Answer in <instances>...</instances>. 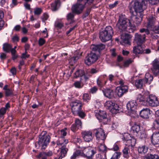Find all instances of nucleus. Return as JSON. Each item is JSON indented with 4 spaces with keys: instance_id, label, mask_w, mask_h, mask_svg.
Instances as JSON below:
<instances>
[{
    "instance_id": "1",
    "label": "nucleus",
    "mask_w": 159,
    "mask_h": 159,
    "mask_svg": "<svg viewBox=\"0 0 159 159\" xmlns=\"http://www.w3.org/2000/svg\"><path fill=\"white\" fill-rule=\"evenodd\" d=\"M116 26L119 29L118 31L121 33V41L123 43L130 44L129 40L131 37L125 31L133 32L136 30V27L131 24L129 20L123 17H120Z\"/></svg>"
},
{
    "instance_id": "2",
    "label": "nucleus",
    "mask_w": 159,
    "mask_h": 159,
    "mask_svg": "<svg viewBox=\"0 0 159 159\" xmlns=\"http://www.w3.org/2000/svg\"><path fill=\"white\" fill-rule=\"evenodd\" d=\"M148 0H136L130 3L129 9L130 12L132 15L135 12L136 13H142L141 12L147 7Z\"/></svg>"
},
{
    "instance_id": "3",
    "label": "nucleus",
    "mask_w": 159,
    "mask_h": 159,
    "mask_svg": "<svg viewBox=\"0 0 159 159\" xmlns=\"http://www.w3.org/2000/svg\"><path fill=\"white\" fill-rule=\"evenodd\" d=\"M46 131H43L40 135L38 141L35 144V147L37 148L42 147V148L44 149L49 143L50 137L48 134H46Z\"/></svg>"
},
{
    "instance_id": "4",
    "label": "nucleus",
    "mask_w": 159,
    "mask_h": 159,
    "mask_svg": "<svg viewBox=\"0 0 159 159\" xmlns=\"http://www.w3.org/2000/svg\"><path fill=\"white\" fill-rule=\"evenodd\" d=\"M113 34L112 28L111 26H107L104 30L100 32L99 38L102 41L105 42L111 39Z\"/></svg>"
},
{
    "instance_id": "5",
    "label": "nucleus",
    "mask_w": 159,
    "mask_h": 159,
    "mask_svg": "<svg viewBox=\"0 0 159 159\" xmlns=\"http://www.w3.org/2000/svg\"><path fill=\"white\" fill-rule=\"evenodd\" d=\"M104 106L106 109L109 110L112 113L116 114L119 112L118 105L111 101H107L105 103Z\"/></svg>"
},
{
    "instance_id": "6",
    "label": "nucleus",
    "mask_w": 159,
    "mask_h": 159,
    "mask_svg": "<svg viewBox=\"0 0 159 159\" xmlns=\"http://www.w3.org/2000/svg\"><path fill=\"white\" fill-rule=\"evenodd\" d=\"M98 59V56L94 52H91L88 54L84 59V63L88 66L93 64Z\"/></svg>"
},
{
    "instance_id": "7",
    "label": "nucleus",
    "mask_w": 159,
    "mask_h": 159,
    "mask_svg": "<svg viewBox=\"0 0 159 159\" xmlns=\"http://www.w3.org/2000/svg\"><path fill=\"white\" fill-rule=\"evenodd\" d=\"M94 132L98 142H102V143H104L107 136L104 130L102 128H98L94 129Z\"/></svg>"
},
{
    "instance_id": "8",
    "label": "nucleus",
    "mask_w": 159,
    "mask_h": 159,
    "mask_svg": "<svg viewBox=\"0 0 159 159\" xmlns=\"http://www.w3.org/2000/svg\"><path fill=\"white\" fill-rule=\"evenodd\" d=\"M126 107L128 112L130 113V115L134 114L136 112L137 103L135 101H130L127 104Z\"/></svg>"
},
{
    "instance_id": "9",
    "label": "nucleus",
    "mask_w": 159,
    "mask_h": 159,
    "mask_svg": "<svg viewBox=\"0 0 159 159\" xmlns=\"http://www.w3.org/2000/svg\"><path fill=\"white\" fill-rule=\"evenodd\" d=\"M85 6V4H83L77 2L73 5L71 8L72 11L73 12L77 14H79L82 12Z\"/></svg>"
},
{
    "instance_id": "10",
    "label": "nucleus",
    "mask_w": 159,
    "mask_h": 159,
    "mask_svg": "<svg viewBox=\"0 0 159 159\" xmlns=\"http://www.w3.org/2000/svg\"><path fill=\"white\" fill-rule=\"evenodd\" d=\"M147 103L152 107H156L159 105V102L156 96L150 95L146 98Z\"/></svg>"
},
{
    "instance_id": "11",
    "label": "nucleus",
    "mask_w": 159,
    "mask_h": 159,
    "mask_svg": "<svg viewBox=\"0 0 159 159\" xmlns=\"http://www.w3.org/2000/svg\"><path fill=\"white\" fill-rule=\"evenodd\" d=\"M82 106V103L79 100H76L72 103V111L74 114H77L81 110Z\"/></svg>"
},
{
    "instance_id": "12",
    "label": "nucleus",
    "mask_w": 159,
    "mask_h": 159,
    "mask_svg": "<svg viewBox=\"0 0 159 159\" xmlns=\"http://www.w3.org/2000/svg\"><path fill=\"white\" fill-rule=\"evenodd\" d=\"M145 34H140L136 33L134 35V41L138 45H141L145 41Z\"/></svg>"
},
{
    "instance_id": "13",
    "label": "nucleus",
    "mask_w": 159,
    "mask_h": 159,
    "mask_svg": "<svg viewBox=\"0 0 159 159\" xmlns=\"http://www.w3.org/2000/svg\"><path fill=\"white\" fill-rule=\"evenodd\" d=\"M83 155L89 158L96 152V149L92 148H84L82 150Z\"/></svg>"
},
{
    "instance_id": "14",
    "label": "nucleus",
    "mask_w": 159,
    "mask_h": 159,
    "mask_svg": "<svg viewBox=\"0 0 159 159\" xmlns=\"http://www.w3.org/2000/svg\"><path fill=\"white\" fill-rule=\"evenodd\" d=\"M95 116L100 122H103L104 124L107 123L108 120L107 118V115L105 111H100L96 113Z\"/></svg>"
},
{
    "instance_id": "15",
    "label": "nucleus",
    "mask_w": 159,
    "mask_h": 159,
    "mask_svg": "<svg viewBox=\"0 0 159 159\" xmlns=\"http://www.w3.org/2000/svg\"><path fill=\"white\" fill-rule=\"evenodd\" d=\"M82 137L86 142H89L93 139V134L90 131H84L82 133Z\"/></svg>"
},
{
    "instance_id": "16",
    "label": "nucleus",
    "mask_w": 159,
    "mask_h": 159,
    "mask_svg": "<svg viewBox=\"0 0 159 159\" xmlns=\"http://www.w3.org/2000/svg\"><path fill=\"white\" fill-rule=\"evenodd\" d=\"M128 88L127 85L120 86L116 88V92L119 97H121L124 93L128 91Z\"/></svg>"
},
{
    "instance_id": "17",
    "label": "nucleus",
    "mask_w": 159,
    "mask_h": 159,
    "mask_svg": "<svg viewBox=\"0 0 159 159\" xmlns=\"http://www.w3.org/2000/svg\"><path fill=\"white\" fill-rule=\"evenodd\" d=\"M153 68L152 71L154 75L159 73V59H155L152 62Z\"/></svg>"
},
{
    "instance_id": "18",
    "label": "nucleus",
    "mask_w": 159,
    "mask_h": 159,
    "mask_svg": "<svg viewBox=\"0 0 159 159\" xmlns=\"http://www.w3.org/2000/svg\"><path fill=\"white\" fill-rule=\"evenodd\" d=\"M151 139L153 145H158L159 146V132L153 133L151 136Z\"/></svg>"
},
{
    "instance_id": "19",
    "label": "nucleus",
    "mask_w": 159,
    "mask_h": 159,
    "mask_svg": "<svg viewBox=\"0 0 159 159\" xmlns=\"http://www.w3.org/2000/svg\"><path fill=\"white\" fill-rule=\"evenodd\" d=\"M104 95L109 98H112L115 97L114 92L113 90L109 89H107L102 90Z\"/></svg>"
},
{
    "instance_id": "20",
    "label": "nucleus",
    "mask_w": 159,
    "mask_h": 159,
    "mask_svg": "<svg viewBox=\"0 0 159 159\" xmlns=\"http://www.w3.org/2000/svg\"><path fill=\"white\" fill-rule=\"evenodd\" d=\"M75 124H73L70 128L71 129L73 132L82 128V123L80 120L76 119L75 120Z\"/></svg>"
},
{
    "instance_id": "21",
    "label": "nucleus",
    "mask_w": 159,
    "mask_h": 159,
    "mask_svg": "<svg viewBox=\"0 0 159 159\" xmlns=\"http://www.w3.org/2000/svg\"><path fill=\"white\" fill-rule=\"evenodd\" d=\"M156 21V20L155 17L152 16H150L148 19L147 24L148 27L150 30L151 29V28L154 26Z\"/></svg>"
},
{
    "instance_id": "22",
    "label": "nucleus",
    "mask_w": 159,
    "mask_h": 159,
    "mask_svg": "<svg viewBox=\"0 0 159 159\" xmlns=\"http://www.w3.org/2000/svg\"><path fill=\"white\" fill-rule=\"evenodd\" d=\"M105 48V45L102 43L97 45H93L91 46V48L94 51H98L100 52Z\"/></svg>"
},
{
    "instance_id": "23",
    "label": "nucleus",
    "mask_w": 159,
    "mask_h": 159,
    "mask_svg": "<svg viewBox=\"0 0 159 159\" xmlns=\"http://www.w3.org/2000/svg\"><path fill=\"white\" fill-rule=\"evenodd\" d=\"M141 45H138L134 47L133 52L135 54H141L144 52V51L141 47Z\"/></svg>"
},
{
    "instance_id": "24",
    "label": "nucleus",
    "mask_w": 159,
    "mask_h": 159,
    "mask_svg": "<svg viewBox=\"0 0 159 159\" xmlns=\"http://www.w3.org/2000/svg\"><path fill=\"white\" fill-rule=\"evenodd\" d=\"M149 114V110L147 108L143 109L140 112V116L144 118H148Z\"/></svg>"
},
{
    "instance_id": "25",
    "label": "nucleus",
    "mask_w": 159,
    "mask_h": 159,
    "mask_svg": "<svg viewBox=\"0 0 159 159\" xmlns=\"http://www.w3.org/2000/svg\"><path fill=\"white\" fill-rule=\"evenodd\" d=\"M60 5V0H57L51 4V9L53 11H56L59 8Z\"/></svg>"
},
{
    "instance_id": "26",
    "label": "nucleus",
    "mask_w": 159,
    "mask_h": 159,
    "mask_svg": "<svg viewBox=\"0 0 159 159\" xmlns=\"http://www.w3.org/2000/svg\"><path fill=\"white\" fill-rule=\"evenodd\" d=\"M139 15L137 14V16L134 17V22L135 23L136 25H139L141 22L143 18V15L142 13H139Z\"/></svg>"
},
{
    "instance_id": "27",
    "label": "nucleus",
    "mask_w": 159,
    "mask_h": 159,
    "mask_svg": "<svg viewBox=\"0 0 159 159\" xmlns=\"http://www.w3.org/2000/svg\"><path fill=\"white\" fill-rule=\"evenodd\" d=\"M137 100L140 103L143 105H147L146 98H145L144 96L141 94H139L137 98Z\"/></svg>"
},
{
    "instance_id": "28",
    "label": "nucleus",
    "mask_w": 159,
    "mask_h": 159,
    "mask_svg": "<svg viewBox=\"0 0 159 159\" xmlns=\"http://www.w3.org/2000/svg\"><path fill=\"white\" fill-rule=\"evenodd\" d=\"M144 159H159V156L157 154L148 153L143 156Z\"/></svg>"
},
{
    "instance_id": "29",
    "label": "nucleus",
    "mask_w": 159,
    "mask_h": 159,
    "mask_svg": "<svg viewBox=\"0 0 159 159\" xmlns=\"http://www.w3.org/2000/svg\"><path fill=\"white\" fill-rule=\"evenodd\" d=\"M68 142L67 139H64L63 137H61L58 140L57 142V144L59 146H65V145L67 144Z\"/></svg>"
},
{
    "instance_id": "30",
    "label": "nucleus",
    "mask_w": 159,
    "mask_h": 159,
    "mask_svg": "<svg viewBox=\"0 0 159 159\" xmlns=\"http://www.w3.org/2000/svg\"><path fill=\"white\" fill-rule=\"evenodd\" d=\"M148 147L145 145L139 146L138 148V152L141 154H145L148 152Z\"/></svg>"
},
{
    "instance_id": "31",
    "label": "nucleus",
    "mask_w": 159,
    "mask_h": 159,
    "mask_svg": "<svg viewBox=\"0 0 159 159\" xmlns=\"http://www.w3.org/2000/svg\"><path fill=\"white\" fill-rule=\"evenodd\" d=\"M136 142L135 139L134 137H132L127 140V142H126V145L128 146H131L133 147L135 145Z\"/></svg>"
},
{
    "instance_id": "32",
    "label": "nucleus",
    "mask_w": 159,
    "mask_h": 159,
    "mask_svg": "<svg viewBox=\"0 0 159 159\" xmlns=\"http://www.w3.org/2000/svg\"><path fill=\"white\" fill-rule=\"evenodd\" d=\"M100 143H98V148L99 150L103 153H106L107 151V148L105 145L103 144V143L100 142Z\"/></svg>"
},
{
    "instance_id": "33",
    "label": "nucleus",
    "mask_w": 159,
    "mask_h": 159,
    "mask_svg": "<svg viewBox=\"0 0 159 159\" xmlns=\"http://www.w3.org/2000/svg\"><path fill=\"white\" fill-rule=\"evenodd\" d=\"M61 149L60 156L62 158L65 156L68 151V149L66 147V146H62Z\"/></svg>"
},
{
    "instance_id": "34",
    "label": "nucleus",
    "mask_w": 159,
    "mask_h": 159,
    "mask_svg": "<svg viewBox=\"0 0 159 159\" xmlns=\"http://www.w3.org/2000/svg\"><path fill=\"white\" fill-rule=\"evenodd\" d=\"M145 82L144 79H140L136 80L135 82V86L138 88H142L143 86V83Z\"/></svg>"
},
{
    "instance_id": "35",
    "label": "nucleus",
    "mask_w": 159,
    "mask_h": 159,
    "mask_svg": "<svg viewBox=\"0 0 159 159\" xmlns=\"http://www.w3.org/2000/svg\"><path fill=\"white\" fill-rule=\"evenodd\" d=\"M145 82L148 83L150 84L151 81L153 80V78L152 76L149 73H147L145 76Z\"/></svg>"
},
{
    "instance_id": "36",
    "label": "nucleus",
    "mask_w": 159,
    "mask_h": 159,
    "mask_svg": "<svg viewBox=\"0 0 159 159\" xmlns=\"http://www.w3.org/2000/svg\"><path fill=\"white\" fill-rule=\"evenodd\" d=\"M132 129L134 133H139L140 130V127L139 124L135 123L134 125L132 126Z\"/></svg>"
},
{
    "instance_id": "37",
    "label": "nucleus",
    "mask_w": 159,
    "mask_h": 159,
    "mask_svg": "<svg viewBox=\"0 0 159 159\" xmlns=\"http://www.w3.org/2000/svg\"><path fill=\"white\" fill-rule=\"evenodd\" d=\"M11 48V46L10 44L5 43L3 45V50L4 51L7 52H10Z\"/></svg>"
},
{
    "instance_id": "38",
    "label": "nucleus",
    "mask_w": 159,
    "mask_h": 159,
    "mask_svg": "<svg viewBox=\"0 0 159 159\" xmlns=\"http://www.w3.org/2000/svg\"><path fill=\"white\" fill-rule=\"evenodd\" d=\"M85 74L84 70H78L74 74V76L76 78L82 77Z\"/></svg>"
},
{
    "instance_id": "39",
    "label": "nucleus",
    "mask_w": 159,
    "mask_h": 159,
    "mask_svg": "<svg viewBox=\"0 0 159 159\" xmlns=\"http://www.w3.org/2000/svg\"><path fill=\"white\" fill-rule=\"evenodd\" d=\"M83 156V153H81L80 150H77L74 153L73 155L71 157V159H75L76 157L79 156Z\"/></svg>"
},
{
    "instance_id": "40",
    "label": "nucleus",
    "mask_w": 159,
    "mask_h": 159,
    "mask_svg": "<svg viewBox=\"0 0 159 159\" xmlns=\"http://www.w3.org/2000/svg\"><path fill=\"white\" fill-rule=\"evenodd\" d=\"M129 149L128 148L125 147L122 150L123 156L124 157L128 158L129 157Z\"/></svg>"
},
{
    "instance_id": "41",
    "label": "nucleus",
    "mask_w": 159,
    "mask_h": 159,
    "mask_svg": "<svg viewBox=\"0 0 159 159\" xmlns=\"http://www.w3.org/2000/svg\"><path fill=\"white\" fill-rule=\"evenodd\" d=\"M52 154V153L51 151H49L48 152H43L39 153V156L41 155L44 156L45 157H49L51 156Z\"/></svg>"
},
{
    "instance_id": "42",
    "label": "nucleus",
    "mask_w": 159,
    "mask_h": 159,
    "mask_svg": "<svg viewBox=\"0 0 159 159\" xmlns=\"http://www.w3.org/2000/svg\"><path fill=\"white\" fill-rule=\"evenodd\" d=\"M81 53H80V54H78L77 56H74L71 57L70 59V61L73 63H75L79 59L80 56L81 55Z\"/></svg>"
},
{
    "instance_id": "43",
    "label": "nucleus",
    "mask_w": 159,
    "mask_h": 159,
    "mask_svg": "<svg viewBox=\"0 0 159 159\" xmlns=\"http://www.w3.org/2000/svg\"><path fill=\"white\" fill-rule=\"evenodd\" d=\"M121 153L120 152H115L112 155L111 159H118L120 157Z\"/></svg>"
},
{
    "instance_id": "44",
    "label": "nucleus",
    "mask_w": 159,
    "mask_h": 159,
    "mask_svg": "<svg viewBox=\"0 0 159 159\" xmlns=\"http://www.w3.org/2000/svg\"><path fill=\"white\" fill-rule=\"evenodd\" d=\"M42 11V9L39 8H36L34 9V13L35 15H39Z\"/></svg>"
},
{
    "instance_id": "45",
    "label": "nucleus",
    "mask_w": 159,
    "mask_h": 159,
    "mask_svg": "<svg viewBox=\"0 0 159 159\" xmlns=\"http://www.w3.org/2000/svg\"><path fill=\"white\" fill-rule=\"evenodd\" d=\"M150 30L152 31L154 33L159 34V26H155L152 28Z\"/></svg>"
},
{
    "instance_id": "46",
    "label": "nucleus",
    "mask_w": 159,
    "mask_h": 159,
    "mask_svg": "<svg viewBox=\"0 0 159 159\" xmlns=\"http://www.w3.org/2000/svg\"><path fill=\"white\" fill-rule=\"evenodd\" d=\"M153 124L155 128L159 129V119L155 120L153 122Z\"/></svg>"
},
{
    "instance_id": "47",
    "label": "nucleus",
    "mask_w": 159,
    "mask_h": 159,
    "mask_svg": "<svg viewBox=\"0 0 159 159\" xmlns=\"http://www.w3.org/2000/svg\"><path fill=\"white\" fill-rule=\"evenodd\" d=\"M74 85L75 87L78 88H81L83 86L82 84L80 82L78 81L75 82Z\"/></svg>"
},
{
    "instance_id": "48",
    "label": "nucleus",
    "mask_w": 159,
    "mask_h": 159,
    "mask_svg": "<svg viewBox=\"0 0 159 159\" xmlns=\"http://www.w3.org/2000/svg\"><path fill=\"white\" fill-rule=\"evenodd\" d=\"M98 159H107L106 153H102L98 154Z\"/></svg>"
},
{
    "instance_id": "49",
    "label": "nucleus",
    "mask_w": 159,
    "mask_h": 159,
    "mask_svg": "<svg viewBox=\"0 0 159 159\" xmlns=\"http://www.w3.org/2000/svg\"><path fill=\"white\" fill-rule=\"evenodd\" d=\"M6 111V108L4 107H2L0 109V117L2 116L5 114Z\"/></svg>"
},
{
    "instance_id": "50",
    "label": "nucleus",
    "mask_w": 159,
    "mask_h": 159,
    "mask_svg": "<svg viewBox=\"0 0 159 159\" xmlns=\"http://www.w3.org/2000/svg\"><path fill=\"white\" fill-rule=\"evenodd\" d=\"M131 138L130 135L128 134H125L124 135L123 137L122 138L123 140H125L127 142L129 139Z\"/></svg>"
},
{
    "instance_id": "51",
    "label": "nucleus",
    "mask_w": 159,
    "mask_h": 159,
    "mask_svg": "<svg viewBox=\"0 0 159 159\" xmlns=\"http://www.w3.org/2000/svg\"><path fill=\"white\" fill-rule=\"evenodd\" d=\"M97 83L98 85L100 87H102L106 83L105 82L103 83L102 80L99 79L97 80Z\"/></svg>"
},
{
    "instance_id": "52",
    "label": "nucleus",
    "mask_w": 159,
    "mask_h": 159,
    "mask_svg": "<svg viewBox=\"0 0 159 159\" xmlns=\"http://www.w3.org/2000/svg\"><path fill=\"white\" fill-rule=\"evenodd\" d=\"M90 11H91V9L90 8H87L86 9L85 12L83 14V17L84 18H85L89 14Z\"/></svg>"
},
{
    "instance_id": "53",
    "label": "nucleus",
    "mask_w": 159,
    "mask_h": 159,
    "mask_svg": "<svg viewBox=\"0 0 159 159\" xmlns=\"http://www.w3.org/2000/svg\"><path fill=\"white\" fill-rule=\"evenodd\" d=\"M75 115H79V116H80V117L83 118L85 116V114L84 113V112L81 110H80L79 111L78 114H74Z\"/></svg>"
},
{
    "instance_id": "54",
    "label": "nucleus",
    "mask_w": 159,
    "mask_h": 159,
    "mask_svg": "<svg viewBox=\"0 0 159 159\" xmlns=\"http://www.w3.org/2000/svg\"><path fill=\"white\" fill-rule=\"evenodd\" d=\"M140 32L141 33L145 32V34H150L149 30L147 29L142 28L140 30Z\"/></svg>"
},
{
    "instance_id": "55",
    "label": "nucleus",
    "mask_w": 159,
    "mask_h": 159,
    "mask_svg": "<svg viewBox=\"0 0 159 159\" xmlns=\"http://www.w3.org/2000/svg\"><path fill=\"white\" fill-rule=\"evenodd\" d=\"M83 98L84 101H87L88 100H89L90 98L88 94L85 93L84 94Z\"/></svg>"
},
{
    "instance_id": "56",
    "label": "nucleus",
    "mask_w": 159,
    "mask_h": 159,
    "mask_svg": "<svg viewBox=\"0 0 159 159\" xmlns=\"http://www.w3.org/2000/svg\"><path fill=\"white\" fill-rule=\"evenodd\" d=\"M132 61L130 59L126 60L125 62L124 66L125 67H128L129 65L132 62Z\"/></svg>"
},
{
    "instance_id": "57",
    "label": "nucleus",
    "mask_w": 159,
    "mask_h": 159,
    "mask_svg": "<svg viewBox=\"0 0 159 159\" xmlns=\"http://www.w3.org/2000/svg\"><path fill=\"white\" fill-rule=\"evenodd\" d=\"M19 37L17 35L14 36L12 38V40L13 42H17L19 40Z\"/></svg>"
},
{
    "instance_id": "58",
    "label": "nucleus",
    "mask_w": 159,
    "mask_h": 159,
    "mask_svg": "<svg viewBox=\"0 0 159 159\" xmlns=\"http://www.w3.org/2000/svg\"><path fill=\"white\" fill-rule=\"evenodd\" d=\"M74 17V15L73 13H69L67 16V19L68 20H72Z\"/></svg>"
},
{
    "instance_id": "59",
    "label": "nucleus",
    "mask_w": 159,
    "mask_h": 159,
    "mask_svg": "<svg viewBox=\"0 0 159 159\" xmlns=\"http://www.w3.org/2000/svg\"><path fill=\"white\" fill-rule=\"evenodd\" d=\"M12 91L10 89L7 90L5 91V94L7 96H8L12 94Z\"/></svg>"
},
{
    "instance_id": "60",
    "label": "nucleus",
    "mask_w": 159,
    "mask_h": 159,
    "mask_svg": "<svg viewBox=\"0 0 159 159\" xmlns=\"http://www.w3.org/2000/svg\"><path fill=\"white\" fill-rule=\"evenodd\" d=\"M26 51H25V53H23L22 54V56L21 57V58H22L26 59V58H28L29 57V55L28 54H26Z\"/></svg>"
},
{
    "instance_id": "61",
    "label": "nucleus",
    "mask_w": 159,
    "mask_h": 159,
    "mask_svg": "<svg viewBox=\"0 0 159 159\" xmlns=\"http://www.w3.org/2000/svg\"><path fill=\"white\" fill-rule=\"evenodd\" d=\"M149 2L152 5H154L159 2V0H150Z\"/></svg>"
},
{
    "instance_id": "62",
    "label": "nucleus",
    "mask_w": 159,
    "mask_h": 159,
    "mask_svg": "<svg viewBox=\"0 0 159 159\" xmlns=\"http://www.w3.org/2000/svg\"><path fill=\"white\" fill-rule=\"evenodd\" d=\"M45 42V40L43 38L39 39V45L42 46L44 44Z\"/></svg>"
},
{
    "instance_id": "63",
    "label": "nucleus",
    "mask_w": 159,
    "mask_h": 159,
    "mask_svg": "<svg viewBox=\"0 0 159 159\" xmlns=\"http://www.w3.org/2000/svg\"><path fill=\"white\" fill-rule=\"evenodd\" d=\"M98 89L97 87L95 86L93 87V88H92L90 89V92L92 93H95L97 90Z\"/></svg>"
},
{
    "instance_id": "64",
    "label": "nucleus",
    "mask_w": 159,
    "mask_h": 159,
    "mask_svg": "<svg viewBox=\"0 0 159 159\" xmlns=\"http://www.w3.org/2000/svg\"><path fill=\"white\" fill-rule=\"evenodd\" d=\"M55 26L57 27L61 28L63 26V25L61 23L58 22L55 24Z\"/></svg>"
}]
</instances>
